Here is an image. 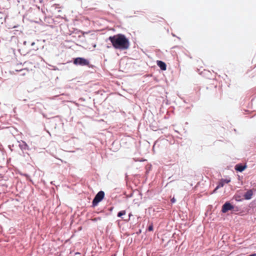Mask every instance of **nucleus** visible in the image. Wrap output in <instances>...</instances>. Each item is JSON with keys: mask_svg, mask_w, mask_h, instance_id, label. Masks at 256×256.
Returning a JSON list of instances; mask_svg holds the SVG:
<instances>
[{"mask_svg": "<svg viewBox=\"0 0 256 256\" xmlns=\"http://www.w3.org/2000/svg\"><path fill=\"white\" fill-rule=\"evenodd\" d=\"M108 40L116 49L126 50L130 47L129 40L124 34H118L110 36L108 38Z\"/></svg>", "mask_w": 256, "mask_h": 256, "instance_id": "f257e3e1", "label": "nucleus"}, {"mask_svg": "<svg viewBox=\"0 0 256 256\" xmlns=\"http://www.w3.org/2000/svg\"><path fill=\"white\" fill-rule=\"evenodd\" d=\"M74 64L76 65H80L82 66L90 65L89 61L83 58H77L74 59Z\"/></svg>", "mask_w": 256, "mask_h": 256, "instance_id": "f03ea898", "label": "nucleus"}, {"mask_svg": "<svg viewBox=\"0 0 256 256\" xmlns=\"http://www.w3.org/2000/svg\"><path fill=\"white\" fill-rule=\"evenodd\" d=\"M104 192L103 191L99 192L95 196L94 199L92 200V204L94 206H96L98 204L102 201V200L104 198Z\"/></svg>", "mask_w": 256, "mask_h": 256, "instance_id": "7ed1b4c3", "label": "nucleus"}, {"mask_svg": "<svg viewBox=\"0 0 256 256\" xmlns=\"http://www.w3.org/2000/svg\"><path fill=\"white\" fill-rule=\"evenodd\" d=\"M234 208V206L232 205L229 202H226L222 206V212L225 213L228 210H232Z\"/></svg>", "mask_w": 256, "mask_h": 256, "instance_id": "20e7f679", "label": "nucleus"}, {"mask_svg": "<svg viewBox=\"0 0 256 256\" xmlns=\"http://www.w3.org/2000/svg\"><path fill=\"white\" fill-rule=\"evenodd\" d=\"M253 195V190H248L244 194V196L245 200H248L252 198Z\"/></svg>", "mask_w": 256, "mask_h": 256, "instance_id": "39448f33", "label": "nucleus"}, {"mask_svg": "<svg viewBox=\"0 0 256 256\" xmlns=\"http://www.w3.org/2000/svg\"><path fill=\"white\" fill-rule=\"evenodd\" d=\"M246 168V166L242 165L237 164L236 166L235 169L239 172H242Z\"/></svg>", "mask_w": 256, "mask_h": 256, "instance_id": "423d86ee", "label": "nucleus"}, {"mask_svg": "<svg viewBox=\"0 0 256 256\" xmlns=\"http://www.w3.org/2000/svg\"><path fill=\"white\" fill-rule=\"evenodd\" d=\"M224 181H222V180H220V182L218 184V186L214 190V192H216V190L218 189L219 188H222L224 186Z\"/></svg>", "mask_w": 256, "mask_h": 256, "instance_id": "0eeeda50", "label": "nucleus"}, {"mask_svg": "<svg viewBox=\"0 0 256 256\" xmlns=\"http://www.w3.org/2000/svg\"><path fill=\"white\" fill-rule=\"evenodd\" d=\"M126 214V210H122L118 214V217H120L121 218L122 216H124Z\"/></svg>", "mask_w": 256, "mask_h": 256, "instance_id": "6e6552de", "label": "nucleus"}, {"mask_svg": "<svg viewBox=\"0 0 256 256\" xmlns=\"http://www.w3.org/2000/svg\"><path fill=\"white\" fill-rule=\"evenodd\" d=\"M166 64L161 61V70H166Z\"/></svg>", "mask_w": 256, "mask_h": 256, "instance_id": "1a4fd4ad", "label": "nucleus"}, {"mask_svg": "<svg viewBox=\"0 0 256 256\" xmlns=\"http://www.w3.org/2000/svg\"><path fill=\"white\" fill-rule=\"evenodd\" d=\"M148 230L149 231H152L153 230V226L152 225L149 226L148 228Z\"/></svg>", "mask_w": 256, "mask_h": 256, "instance_id": "9d476101", "label": "nucleus"}, {"mask_svg": "<svg viewBox=\"0 0 256 256\" xmlns=\"http://www.w3.org/2000/svg\"><path fill=\"white\" fill-rule=\"evenodd\" d=\"M224 181V184H228L230 182V180H222Z\"/></svg>", "mask_w": 256, "mask_h": 256, "instance_id": "9b49d317", "label": "nucleus"}, {"mask_svg": "<svg viewBox=\"0 0 256 256\" xmlns=\"http://www.w3.org/2000/svg\"><path fill=\"white\" fill-rule=\"evenodd\" d=\"M157 145H158V144H157V142H155V143H154V146H153V149H154V148L156 146H157Z\"/></svg>", "mask_w": 256, "mask_h": 256, "instance_id": "f8f14e48", "label": "nucleus"}, {"mask_svg": "<svg viewBox=\"0 0 256 256\" xmlns=\"http://www.w3.org/2000/svg\"><path fill=\"white\" fill-rule=\"evenodd\" d=\"M156 64H157L158 66L160 67V60H157Z\"/></svg>", "mask_w": 256, "mask_h": 256, "instance_id": "ddd939ff", "label": "nucleus"}, {"mask_svg": "<svg viewBox=\"0 0 256 256\" xmlns=\"http://www.w3.org/2000/svg\"><path fill=\"white\" fill-rule=\"evenodd\" d=\"M171 202L172 203L175 202L176 200L174 199V198H172V199H171Z\"/></svg>", "mask_w": 256, "mask_h": 256, "instance_id": "4468645a", "label": "nucleus"}, {"mask_svg": "<svg viewBox=\"0 0 256 256\" xmlns=\"http://www.w3.org/2000/svg\"><path fill=\"white\" fill-rule=\"evenodd\" d=\"M80 254V253H78V252H76V254Z\"/></svg>", "mask_w": 256, "mask_h": 256, "instance_id": "2eb2a0df", "label": "nucleus"}, {"mask_svg": "<svg viewBox=\"0 0 256 256\" xmlns=\"http://www.w3.org/2000/svg\"><path fill=\"white\" fill-rule=\"evenodd\" d=\"M94 48H96V44H94Z\"/></svg>", "mask_w": 256, "mask_h": 256, "instance_id": "dca6fc26", "label": "nucleus"}, {"mask_svg": "<svg viewBox=\"0 0 256 256\" xmlns=\"http://www.w3.org/2000/svg\"><path fill=\"white\" fill-rule=\"evenodd\" d=\"M115 256V255H114V256Z\"/></svg>", "mask_w": 256, "mask_h": 256, "instance_id": "f3484780", "label": "nucleus"}]
</instances>
